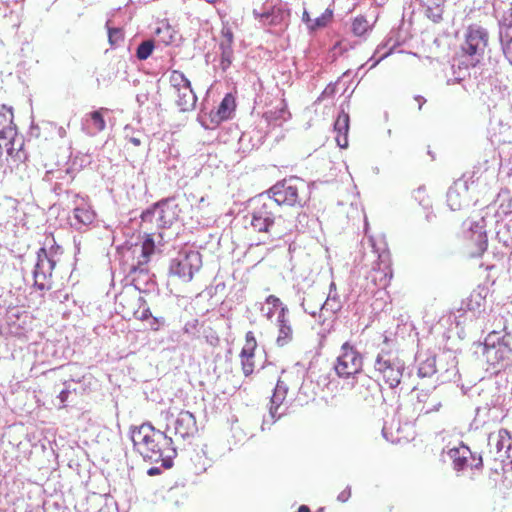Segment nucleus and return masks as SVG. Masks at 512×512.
<instances>
[{"label":"nucleus","mask_w":512,"mask_h":512,"mask_svg":"<svg viewBox=\"0 0 512 512\" xmlns=\"http://www.w3.org/2000/svg\"><path fill=\"white\" fill-rule=\"evenodd\" d=\"M130 438L134 450L148 462H162V466H172V458L176 456L173 447V439L166 431L156 429L151 423L146 422L140 426L130 428Z\"/></svg>","instance_id":"f257e3e1"},{"label":"nucleus","mask_w":512,"mask_h":512,"mask_svg":"<svg viewBox=\"0 0 512 512\" xmlns=\"http://www.w3.org/2000/svg\"><path fill=\"white\" fill-rule=\"evenodd\" d=\"M280 212L281 208L271 200L270 195L260 194L254 201L250 224L255 231L281 238L292 231L293 224L285 220Z\"/></svg>","instance_id":"f03ea898"},{"label":"nucleus","mask_w":512,"mask_h":512,"mask_svg":"<svg viewBox=\"0 0 512 512\" xmlns=\"http://www.w3.org/2000/svg\"><path fill=\"white\" fill-rule=\"evenodd\" d=\"M13 118L11 107L0 106V161L5 160L10 168L27 158L23 136L18 134Z\"/></svg>","instance_id":"7ed1b4c3"},{"label":"nucleus","mask_w":512,"mask_h":512,"mask_svg":"<svg viewBox=\"0 0 512 512\" xmlns=\"http://www.w3.org/2000/svg\"><path fill=\"white\" fill-rule=\"evenodd\" d=\"M482 356L492 367L493 373L508 366L512 362V335L490 332L485 338Z\"/></svg>","instance_id":"20e7f679"},{"label":"nucleus","mask_w":512,"mask_h":512,"mask_svg":"<svg viewBox=\"0 0 512 512\" xmlns=\"http://www.w3.org/2000/svg\"><path fill=\"white\" fill-rule=\"evenodd\" d=\"M305 190L306 184L302 179L291 177L273 185L266 195H270L271 200L275 201L279 208L281 205L302 206L306 201Z\"/></svg>","instance_id":"39448f33"},{"label":"nucleus","mask_w":512,"mask_h":512,"mask_svg":"<svg viewBox=\"0 0 512 512\" xmlns=\"http://www.w3.org/2000/svg\"><path fill=\"white\" fill-rule=\"evenodd\" d=\"M374 368L390 388H396L404 376L405 362L397 352L381 350L376 356Z\"/></svg>","instance_id":"423d86ee"},{"label":"nucleus","mask_w":512,"mask_h":512,"mask_svg":"<svg viewBox=\"0 0 512 512\" xmlns=\"http://www.w3.org/2000/svg\"><path fill=\"white\" fill-rule=\"evenodd\" d=\"M368 244L373 253L377 256V266L373 267L369 278L379 288H385L392 278L390 253L386 247L383 237L375 238L368 236Z\"/></svg>","instance_id":"0eeeda50"},{"label":"nucleus","mask_w":512,"mask_h":512,"mask_svg":"<svg viewBox=\"0 0 512 512\" xmlns=\"http://www.w3.org/2000/svg\"><path fill=\"white\" fill-rule=\"evenodd\" d=\"M179 208L174 198H166L155 203L151 208L142 212L143 223H152L154 220L159 228H168L179 217Z\"/></svg>","instance_id":"6e6552de"},{"label":"nucleus","mask_w":512,"mask_h":512,"mask_svg":"<svg viewBox=\"0 0 512 512\" xmlns=\"http://www.w3.org/2000/svg\"><path fill=\"white\" fill-rule=\"evenodd\" d=\"M202 266V256L198 251H180L172 258L169 274L178 277L183 282H190Z\"/></svg>","instance_id":"1a4fd4ad"},{"label":"nucleus","mask_w":512,"mask_h":512,"mask_svg":"<svg viewBox=\"0 0 512 512\" xmlns=\"http://www.w3.org/2000/svg\"><path fill=\"white\" fill-rule=\"evenodd\" d=\"M363 366L362 355L349 342L342 344L334 369L342 378H348L361 372Z\"/></svg>","instance_id":"9d476101"},{"label":"nucleus","mask_w":512,"mask_h":512,"mask_svg":"<svg viewBox=\"0 0 512 512\" xmlns=\"http://www.w3.org/2000/svg\"><path fill=\"white\" fill-rule=\"evenodd\" d=\"M488 37L487 30L480 25L473 24L467 28L462 51L471 57L472 65H475L483 57L488 45Z\"/></svg>","instance_id":"9b49d317"},{"label":"nucleus","mask_w":512,"mask_h":512,"mask_svg":"<svg viewBox=\"0 0 512 512\" xmlns=\"http://www.w3.org/2000/svg\"><path fill=\"white\" fill-rule=\"evenodd\" d=\"M490 452L495 451V459L512 469V434L506 429L491 432L488 436Z\"/></svg>","instance_id":"f8f14e48"},{"label":"nucleus","mask_w":512,"mask_h":512,"mask_svg":"<svg viewBox=\"0 0 512 512\" xmlns=\"http://www.w3.org/2000/svg\"><path fill=\"white\" fill-rule=\"evenodd\" d=\"M56 261L50 257L45 248H40L37 252V262L34 267L33 277L34 285L39 290L50 288V278Z\"/></svg>","instance_id":"ddd939ff"},{"label":"nucleus","mask_w":512,"mask_h":512,"mask_svg":"<svg viewBox=\"0 0 512 512\" xmlns=\"http://www.w3.org/2000/svg\"><path fill=\"white\" fill-rule=\"evenodd\" d=\"M173 429L174 435L185 440L193 437L197 431L196 418L193 413L182 410L171 424H167L166 433Z\"/></svg>","instance_id":"4468645a"},{"label":"nucleus","mask_w":512,"mask_h":512,"mask_svg":"<svg viewBox=\"0 0 512 512\" xmlns=\"http://www.w3.org/2000/svg\"><path fill=\"white\" fill-rule=\"evenodd\" d=\"M74 197L76 198L75 207L69 221L71 227L80 231L94 222L96 214L83 198H79L77 194Z\"/></svg>","instance_id":"2eb2a0df"},{"label":"nucleus","mask_w":512,"mask_h":512,"mask_svg":"<svg viewBox=\"0 0 512 512\" xmlns=\"http://www.w3.org/2000/svg\"><path fill=\"white\" fill-rule=\"evenodd\" d=\"M448 456L452 460L453 467L457 471H461L467 466L472 468H479L482 466V458H476L469 447L461 444L459 447L451 448L448 451Z\"/></svg>","instance_id":"dca6fc26"},{"label":"nucleus","mask_w":512,"mask_h":512,"mask_svg":"<svg viewBox=\"0 0 512 512\" xmlns=\"http://www.w3.org/2000/svg\"><path fill=\"white\" fill-rule=\"evenodd\" d=\"M149 260L138 259L136 264H133L129 271V277L134 287L139 291L149 290L153 285V276L148 268Z\"/></svg>","instance_id":"f3484780"},{"label":"nucleus","mask_w":512,"mask_h":512,"mask_svg":"<svg viewBox=\"0 0 512 512\" xmlns=\"http://www.w3.org/2000/svg\"><path fill=\"white\" fill-rule=\"evenodd\" d=\"M467 189V182L461 179L455 181L449 188L447 192V204L452 211L460 210L466 203Z\"/></svg>","instance_id":"a211bd4d"},{"label":"nucleus","mask_w":512,"mask_h":512,"mask_svg":"<svg viewBox=\"0 0 512 512\" xmlns=\"http://www.w3.org/2000/svg\"><path fill=\"white\" fill-rule=\"evenodd\" d=\"M342 309V302L336 290V284L330 283L329 293L324 303L319 305V318L321 319L325 313L331 315L337 314Z\"/></svg>","instance_id":"6ab92c4d"},{"label":"nucleus","mask_w":512,"mask_h":512,"mask_svg":"<svg viewBox=\"0 0 512 512\" xmlns=\"http://www.w3.org/2000/svg\"><path fill=\"white\" fill-rule=\"evenodd\" d=\"M254 17L259 20L263 25H279L283 23L286 18L289 16L288 11L283 9L282 7H273L270 11L267 12H258L257 10L253 11Z\"/></svg>","instance_id":"aec40b11"},{"label":"nucleus","mask_w":512,"mask_h":512,"mask_svg":"<svg viewBox=\"0 0 512 512\" xmlns=\"http://www.w3.org/2000/svg\"><path fill=\"white\" fill-rule=\"evenodd\" d=\"M475 227L479 229L478 234L474 238H470V241L475 245V250L471 251L473 257L481 256L488 247L485 219L482 217L475 221Z\"/></svg>","instance_id":"412c9836"},{"label":"nucleus","mask_w":512,"mask_h":512,"mask_svg":"<svg viewBox=\"0 0 512 512\" xmlns=\"http://www.w3.org/2000/svg\"><path fill=\"white\" fill-rule=\"evenodd\" d=\"M334 129L337 133L336 142L339 147L346 148L348 145V131H349V114L341 111L334 123Z\"/></svg>","instance_id":"4be33fe9"},{"label":"nucleus","mask_w":512,"mask_h":512,"mask_svg":"<svg viewBox=\"0 0 512 512\" xmlns=\"http://www.w3.org/2000/svg\"><path fill=\"white\" fill-rule=\"evenodd\" d=\"M176 94V105L180 111L186 112L191 111L195 108L197 97L191 87V85L184 87L183 89L175 92Z\"/></svg>","instance_id":"5701e85b"},{"label":"nucleus","mask_w":512,"mask_h":512,"mask_svg":"<svg viewBox=\"0 0 512 512\" xmlns=\"http://www.w3.org/2000/svg\"><path fill=\"white\" fill-rule=\"evenodd\" d=\"M18 215L17 201L13 198H5L0 202V226L7 225L16 220Z\"/></svg>","instance_id":"b1692460"},{"label":"nucleus","mask_w":512,"mask_h":512,"mask_svg":"<svg viewBox=\"0 0 512 512\" xmlns=\"http://www.w3.org/2000/svg\"><path fill=\"white\" fill-rule=\"evenodd\" d=\"M155 34L158 40L165 45H172L180 40L178 32L167 22H161L156 28Z\"/></svg>","instance_id":"393cba45"},{"label":"nucleus","mask_w":512,"mask_h":512,"mask_svg":"<svg viewBox=\"0 0 512 512\" xmlns=\"http://www.w3.org/2000/svg\"><path fill=\"white\" fill-rule=\"evenodd\" d=\"M287 392H288L287 385L283 381L278 380L276 387L274 389L273 395L271 397L270 417L272 418V421L275 420L276 413H277L280 405L285 400Z\"/></svg>","instance_id":"a878e982"},{"label":"nucleus","mask_w":512,"mask_h":512,"mask_svg":"<svg viewBox=\"0 0 512 512\" xmlns=\"http://www.w3.org/2000/svg\"><path fill=\"white\" fill-rule=\"evenodd\" d=\"M84 125L89 135H95L105 129L106 123L100 111H93L88 114Z\"/></svg>","instance_id":"bb28decb"},{"label":"nucleus","mask_w":512,"mask_h":512,"mask_svg":"<svg viewBox=\"0 0 512 512\" xmlns=\"http://www.w3.org/2000/svg\"><path fill=\"white\" fill-rule=\"evenodd\" d=\"M485 306V296L481 291H473L465 301L462 302L461 309L470 311L473 314L480 313Z\"/></svg>","instance_id":"cd10ccee"},{"label":"nucleus","mask_w":512,"mask_h":512,"mask_svg":"<svg viewBox=\"0 0 512 512\" xmlns=\"http://www.w3.org/2000/svg\"><path fill=\"white\" fill-rule=\"evenodd\" d=\"M234 108V99L231 95H226L221 101L216 115L212 118V121L219 123L222 120L228 119L230 113Z\"/></svg>","instance_id":"c85d7f7f"},{"label":"nucleus","mask_w":512,"mask_h":512,"mask_svg":"<svg viewBox=\"0 0 512 512\" xmlns=\"http://www.w3.org/2000/svg\"><path fill=\"white\" fill-rule=\"evenodd\" d=\"M278 335L276 338V344L279 347H283L290 343L293 339V329L290 321L284 323H277Z\"/></svg>","instance_id":"c756f323"},{"label":"nucleus","mask_w":512,"mask_h":512,"mask_svg":"<svg viewBox=\"0 0 512 512\" xmlns=\"http://www.w3.org/2000/svg\"><path fill=\"white\" fill-rule=\"evenodd\" d=\"M437 372L435 356H428L419 363L417 374L420 378H430Z\"/></svg>","instance_id":"7c9ffc66"},{"label":"nucleus","mask_w":512,"mask_h":512,"mask_svg":"<svg viewBox=\"0 0 512 512\" xmlns=\"http://www.w3.org/2000/svg\"><path fill=\"white\" fill-rule=\"evenodd\" d=\"M491 408L488 405L478 407L475 412V417L471 422V428L477 430L482 428L489 420Z\"/></svg>","instance_id":"2f4dec72"},{"label":"nucleus","mask_w":512,"mask_h":512,"mask_svg":"<svg viewBox=\"0 0 512 512\" xmlns=\"http://www.w3.org/2000/svg\"><path fill=\"white\" fill-rule=\"evenodd\" d=\"M169 83L173 88L174 93L183 89L184 87L191 85L190 81L186 78V76L178 70H173L170 72Z\"/></svg>","instance_id":"473e14b6"},{"label":"nucleus","mask_w":512,"mask_h":512,"mask_svg":"<svg viewBox=\"0 0 512 512\" xmlns=\"http://www.w3.org/2000/svg\"><path fill=\"white\" fill-rule=\"evenodd\" d=\"M501 49L504 57L512 65V34L501 32L499 34Z\"/></svg>","instance_id":"72a5a7b5"},{"label":"nucleus","mask_w":512,"mask_h":512,"mask_svg":"<svg viewBox=\"0 0 512 512\" xmlns=\"http://www.w3.org/2000/svg\"><path fill=\"white\" fill-rule=\"evenodd\" d=\"M442 407V399L440 395L435 392L431 397L430 400L426 405H423L420 409V411L423 414H430L432 412H437Z\"/></svg>","instance_id":"f704fd0d"},{"label":"nucleus","mask_w":512,"mask_h":512,"mask_svg":"<svg viewBox=\"0 0 512 512\" xmlns=\"http://www.w3.org/2000/svg\"><path fill=\"white\" fill-rule=\"evenodd\" d=\"M155 244L153 240V236L148 234L146 239L143 241L140 247V257L139 259L149 260L151 255L154 253Z\"/></svg>","instance_id":"c9c22d12"},{"label":"nucleus","mask_w":512,"mask_h":512,"mask_svg":"<svg viewBox=\"0 0 512 512\" xmlns=\"http://www.w3.org/2000/svg\"><path fill=\"white\" fill-rule=\"evenodd\" d=\"M256 347V338L252 331H248L245 335V345L241 350L240 356H254Z\"/></svg>","instance_id":"e433bc0d"},{"label":"nucleus","mask_w":512,"mask_h":512,"mask_svg":"<svg viewBox=\"0 0 512 512\" xmlns=\"http://www.w3.org/2000/svg\"><path fill=\"white\" fill-rule=\"evenodd\" d=\"M63 174L67 175L68 174V169H66V170H57V171H48L46 173V175H45V178H44L45 181H48V182L52 183L55 180V183H54V186H53V191L55 193H59L58 191L61 190L62 183L59 182V180H61Z\"/></svg>","instance_id":"4c0bfd02"},{"label":"nucleus","mask_w":512,"mask_h":512,"mask_svg":"<svg viewBox=\"0 0 512 512\" xmlns=\"http://www.w3.org/2000/svg\"><path fill=\"white\" fill-rule=\"evenodd\" d=\"M501 32L512 34V6L503 12L499 20V34Z\"/></svg>","instance_id":"58836bf2"},{"label":"nucleus","mask_w":512,"mask_h":512,"mask_svg":"<svg viewBox=\"0 0 512 512\" xmlns=\"http://www.w3.org/2000/svg\"><path fill=\"white\" fill-rule=\"evenodd\" d=\"M154 42L146 40L139 44L136 51V56L139 60H146L153 52Z\"/></svg>","instance_id":"ea45409f"},{"label":"nucleus","mask_w":512,"mask_h":512,"mask_svg":"<svg viewBox=\"0 0 512 512\" xmlns=\"http://www.w3.org/2000/svg\"><path fill=\"white\" fill-rule=\"evenodd\" d=\"M369 28L370 26L368 21L362 16L356 17L352 23V31L356 36L364 35Z\"/></svg>","instance_id":"a19ab883"},{"label":"nucleus","mask_w":512,"mask_h":512,"mask_svg":"<svg viewBox=\"0 0 512 512\" xmlns=\"http://www.w3.org/2000/svg\"><path fill=\"white\" fill-rule=\"evenodd\" d=\"M331 18H332V11L330 9H326L319 17H316L315 19H313V21L310 25V29L316 30L318 28L325 27L328 24V22L331 20Z\"/></svg>","instance_id":"79ce46f5"},{"label":"nucleus","mask_w":512,"mask_h":512,"mask_svg":"<svg viewBox=\"0 0 512 512\" xmlns=\"http://www.w3.org/2000/svg\"><path fill=\"white\" fill-rule=\"evenodd\" d=\"M108 40L112 47L120 45L124 40V33L120 28H109L108 29Z\"/></svg>","instance_id":"37998d69"},{"label":"nucleus","mask_w":512,"mask_h":512,"mask_svg":"<svg viewBox=\"0 0 512 512\" xmlns=\"http://www.w3.org/2000/svg\"><path fill=\"white\" fill-rule=\"evenodd\" d=\"M414 199L418 201V203L426 210L431 208V201L429 197L426 195L425 188L419 187L413 193Z\"/></svg>","instance_id":"c03bdc74"},{"label":"nucleus","mask_w":512,"mask_h":512,"mask_svg":"<svg viewBox=\"0 0 512 512\" xmlns=\"http://www.w3.org/2000/svg\"><path fill=\"white\" fill-rule=\"evenodd\" d=\"M425 14L434 23H439L443 18V8L440 5L429 6Z\"/></svg>","instance_id":"a18cd8bd"},{"label":"nucleus","mask_w":512,"mask_h":512,"mask_svg":"<svg viewBox=\"0 0 512 512\" xmlns=\"http://www.w3.org/2000/svg\"><path fill=\"white\" fill-rule=\"evenodd\" d=\"M220 49H221L220 66L223 71H226L232 63L233 49L232 48H220Z\"/></svg>","instance_id":"49530a36"},{"label":"nucleus","mask_w":512,"mask_h":512,"mask_svg":"<svg viewBox=\"0 0 512 512\" xmlns=\"http://www.w3.org/2000/svg\"><path fill=\"white\" fill-rule=\"evenodd\" d=\"M242 371L245 376H250L254 371V356H240Z\"/></svg>","instance_id":"de8ad7c7"},{"label":"nucleus","mask_w":512,"mask_h":512,"mask_svg":"<svg viewBox=\"0 0 512 512\" xmlns=\"http://www.w3.org/2000/svg\"><path fill=\"white\" fill-rule=\"evenodd\" d=\"M138 302H139V308H141L142 304H145V300L142 297H138ZM134 316L137 319L144 321V320L149 319L152 316V314H151L149 307H145L143 309L136 310L134 312Z\"/></svg>","instance_id":"09e8293b"},{"label":"nucleus","mask_w":512,"mask_h":512,"mask_svg":"<svg viewBox=\"0 0 512 512\" xmlns=\"http://www.w3.org/2000/svg\"><path fill=\"white\" fill-rule=\"evenodd\" d=\"M233 44V33L230 28L224 27L222 29V40L220 42V48H232Z\"/></svg>","instance_id":"8fccbe9b"},{"label":"nucleus","mask_w":512,"mask_h":512,"mask_svg":"<svg viewBox=\"0 0 512 512\" xmlns=\"http://www.w3.org/2000/svg\"><path fill=\"white\" fill-rule=\"evenodd\" d=\"M301 307L304 310V312L308 313L309 315H311L313 317H316L317 313L319 311V306L311 307L310 305H308L306 303V299L305 298H303L302 301H301Z\"/></svg>","instance_id":"3c124183"},{"label":"nucleus","mask_w":512,"mask_h":512,"mask_svg":"<svg viewBox=\"0 0 512 512\" xmlns=\"http://www.w3.org/2000/svg\"><path fill=\"white\" fill-rule=\"evenodd\" d=\"M280 311H279V314H278V317H277V323H284V322H289V319H288V308L287 306L285 305H281L280 306Z\"/></svg>","instance_id":"603ef678"},{"label":"nucleus","mask_w":512,"mask_h":512,"mask_svg":"<svg viewBox=\"0 0 512 512\" xmlns=\"http://www.w3.org/2000/svg\"><path fill=\"white\" fill-rule=\"evenodd\" d=\"M435 392H432V393H428L427 391H424V390H421L418 394H417V400L419 403H423V405H426L428 403V401L430 400V397L434 394Z\"/></svg>","instance_id":"864d4df0"},{"label":"nucleus","mask_w":512,"mask_h":512,"mask_svg":"<svg viewBox=\"0 0 512 512\" xmlns=\"http://www.w3.org/2000/svg\"><path fill=\"white\" fill-rule=\"evenodd\" d=\"M351 496V488L347 486L343 491H341L338 496L337 500L340 502H346Z\"/></svg>","instance_id":"5fc2aeb1"},{"label":"nucleus","mask_w":512,"mask_h":512,"mask_svg":"<svg viewBox=\"0 0 512 512\" xmlns=\"http://www.w3.org/2000/svg\"><path fill=\"white\" fill-rule=\"evenodd\" d=\"M266 303L267 304H271L274 308L279 307V306L282 305L281 300L277 296H275V295H269L266 298Z\"/></svg>","instance_id":"6e6d98bb"},{"label":"nucleus","mask_w":512,"mask_h":512,"mask_svg":"<svg viewBox=\"0 0 512 512\" xmlns=\"http://www.w3.org/2000/svg\"><path fill=\"white\" fill-rule=\"evenodd\" d=\"M391 53V50L382 54L378 59L374 60V56H372L368 62H372L371 66H370V69L371 68H374L381 60H383L384 58H386L387 56H389Z\"/></svg>","instance_id":"4d7b16f0"},{"label":"nucleus","mask_w":512,"mask_h":512,"mask_svg":"<svg viewBox=\"0 0 512 512\" xmlns=\"http://www.w3.org/2000/svg\"><path fill=\"white\" fill-rule=\"evenodd\" d=\"M280 416H281V413H280V414L276 413L275 420H274V421H272V418L270 417V414H269V415H268V418H264V420H263V423H262V426H261L262 430H265V429H266V425H271V424L275 423V421H276L278 418H280Z\"/></svg>","instance_id":"13d9d810"},{"label":"nucleus","mask_w":512,"mask_h":512,"mask_svg":"<svg viewBox=\"0 0 512 512\" xmlns=\"http://www.w3.org/2000/svg\"><path fill=\"white\" fill-rule=\"evenodd\" d=\"M69 394H70V391L68 389H63L58 395L60 402L65 403L68 399Z\"/></svg>","instance_id":"bf43d9fd"},{"label":"nucleus","mask_w":512,"mask_h":512,"mask_svg":"<svg viewBox=\"0 0 512 512\" xmlns=\"http://www.w3.org/2000/svg\"><path fill=\"white\" fill-rule=\"evenodd\" d=\"M335 92V87L332 85H328L325 90L322 92V97H329L332 96Z\"/></svg>","instance_id":"052dcab7"},{"label":"nucleus","mask_w":512,"mask_h":512,"mask_svg":"<svg viewBox=\"0 0 512 512\" xmlns=\"http://www.w3.org/2000/svg\"><path fill=\"white\" fill-rule=\"evenodd\" d=\"M302 20L310 29V25H311L313 19L310 18L309 13L306 10L303 12Z\"/></svg>","instance_id":"680f3d73"},{"label":"nucleus","mask_w":512,"mask_h":512,"mask_svg":"<svg viewBox=\"0 0 512 512\" xmlns=\"http://www.w3.org/2000/svg\"><path fill=\"white\" fill-rule=\"evenodd\" d=\"M478 228L475 227V222L471 223L469 226L470 238H474L476 234H478Z\"/></svg>","instance_id":"e2e57ef3"},{"label":"nucleus","mask_w":512,"mask_h":512,"mask_svg":"<svg viewBox=\"0 0 512 512\" xmlns=\"http://www.w3.org/2000/svg\"><path fill=\"white\" fill-rule=\"evenodd\" d=\"M160 321L158 318L153 317V321L150 323V327L152 330L157 331L159 329Z\"/></svg>","instance_id":"0e129e2a"},{"label":"nucleus","mask_w":512,"mask_h":512,"mask_svg":"<svg viewBox=\"0 0 512 512\" xmlns=\"http://www.w3.org/2000/svg\"><path fill=\"white\" fill-rule=\"evenodd\" d=\"M160 473V468L158 467H151L150 469H148L147 471V474L149 476H154V475H158Z\"/></svg>","instance_id":"69168bd1"},{"label":"nucleus","mask_w":512,"mask_h":512,"mask_svg":"<svg viewBox=\"0 0 512 512\" xmlns=\"http://www.w3.org/2000/svg\"><path fill=\"white\" fill-rule=\"evenodd\" d=\"M129 142L132 143L134 146H139L141 144V139L138 137H130Z\"/></svg>","instance_id":"338daca9"},{"label":"nucleus","mask_w":512,"mask_h":512,"mask_svg":"<svg viewBox=\"0 0 512 512\" xmlns=\"http://www.w3.org/2000/svg\"><path fill=\"white\" fill-rule=\"evenodd\" d=\"M298 512H310V509L306 505H301L298 509Z\"/></svg>","instance_id":"774afa93"}]
</instances>
